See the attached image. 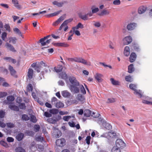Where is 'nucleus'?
Returning <instances> with one entry per match:
<instances>
[{
	"mask_svg": "<svg viewBox=\"0 0 152 152\" xmlns=\"http://www.w3.org/2000/svg\"><path fill=\"white\" fill-rule=\"evenodd\" d=\"M69 79L71 84V85L69 86L71 91L74 94L79 93L80 90L78 86L80 84L79 83L74 77H70Z\"/></svg>",
	"mask_w": 152,
	"mask_h": 152,
	"instance_id": "f257e3e1",
	"label": "nucleus"
},
{
	"mask_svg": "<svg viewBox=\"0 0 152 152\" xmlns=\"http://www.w3.org/2000/svg\"><path fill=\"white\" fill-rule=\"evenodd\" d=\"M96 113L93 112L91 114V110H84V115L85 116L89 117L91 115L94 118H96L98 117L100 115L99 114L97 113L96 115L95 114Z\"/></svg>",
	"mask_w": 152,
	"mask_h": 152,
	"instance_id": "f03ea898",
	"label": "nucleus"
},
{
	"mask_svg": "<svg viewBox=\"0 0 152 152\" xmlns=\"http://www.w3.org/2000/svg\"><path fill=\"white\" fill-rule=\"evenodd\" d=\"M66 140L64 138H61L57 139L56 141V146L59 147H63L66 144Z\"/></svg>",
	"mask_w": 152,
	"mask_h": 152,
	"instance_id": "7ed1b4c3",
	"label": "nucleus"
},
{
	"mask_svg": "<svg viewBox=\"0 0 152 152\" xmlns=\"http://www.w3.org/2000/svg\"><path fill=\"white\" fill-rule=\"evenodd\" d=\"M125 146V143L120 139H118L115 142V147L119 148L120 149L123 148Z\"/></svg>",
	"mask_w": 152,
	"mask_h": 152,
	"instance_id": "20e7f679",
	"label": "nucleus"
},
{
	"mask_svg": "<svg viewBox=\"0 0 152 152\" xmlns=\"http://www.w3.org/2000/svg\"><path fill=\"white\" fill-rule=\"evenodd\" d=\"M76 62L81 63L90 66L91 65V63L90 62H88L84 60V59L80 58H75V61Z\"/></svg>",
	"mask_w": 152,
	"mask_h": 152,
	"instance_id": "39448f33",
	"label": "nucleus"
},
{
	"mask_svg": "<svg viewBox=\"0 0 152 152\" xmlns=\"http://www.w3.org/2000/svg\"><path fill=\"white\" fill-rule=\"evenodd\" d=\"M65 16L66 14L63 15L53 23V25L54 26H57L65 18Z\"/></svg>",
	"mask_w": 152,
	"mask_h": 152,
	"instance_id": "423d86ee",
	"label": "nucleus"
},
{
	"mask_svg": "<svg viewBox=\"0 0 152 152\" xmlns=\"http://www.w3.org/2000/svg\"><path fill=\"white\" fill-rule=\"evenodd\" d=\"M132 39L130 36L126 37L123 39V43L124 45H128L132 42Z\"/></svg>",
	"mask_w": 152,
	"mask_h": 152,
	"instance_id": "0eeeda50",
	"label": "nucleus"
},
{
	"mask_svg": "<svg viewBox=\"0 0 152 152\" xmlns=\"http://www.w3.org/2000/svg\"><path fill=\"white\" fill-rule=\"evenodd\" d=\"M137 26V24L134 23H131L128 24L126 28L129 31H132Z\"/></svg>",
	"mask_w": 152,
	"mask_h": 152,
	"instance_id": "6e6552de",
	"label": "nucleus"
},
{
	"mask_svg": "<svg viewBox=\"0 0 152 152\" xmlns=\"http://www.w3.org/2000/svg\"><path fill=\"white\" fill-rule=\"evenodd\" d=\"M103 75L100 73H96L94 76L95 79L98 82H101L103 81L102 77H103Z\"/></svg>",
	"mask_w": 152,
	"mask_h": 152,
	"instance_id": "1a4fd4ad",
	"label": "nucleus"
},
{
	"mask_svg": "<svg viewBox=\"0 0 152 152\" xmlns=\"http://www.w3.org/2000/svg\"><path fill=\"white\" fill-rule=\"evenodd\" d=\"M61 135V133L60 131L57 130H55L53 133V136L56 138H58Z\"/></svg>",
	"mask_w": 152,
	"mask_h": 152,
	"instance_id": "9d476101",
	"label": "nucleus"
},
{
	"mask_svg": "<svg viewBox=\"0 0 152 152\" xmlns=\"http://www.w3.org/2000/svg\"><path fill=\"white\" fill-rule=\"evenodd\" d=\"M9 70L11 75L15 77H17V75H15L16 73V71L13 69L12 66L10 65L9 66Z\"/></svg>",
	"mask_w": 152,
	"mask_h": 152,
	"instance_id": "9b49d317",
	"label": "nucleus"
},
{
	"mask_svg": "<svg viewBox=\"0 0 152 152\" xmlns=\"http://www.w3.org/2000/svg\"><path fill=\"white\" fill-rule=\"evenodd\" d=\"M50 37V35H48L44 37L43 38L39 40V42L41 43L42 46H44L45 45V40L48 39Z\"/></svg>",
	"mask_w": 152,
	"mask_h": 152,
	"instance_id": "f8f14e48",
	"label": "nucleus"
},
{
	"mask_svg": "<svg viewBox=\"0 0 152 152\" xmlns=\"http://www.w3.org/2000/svg\"><path fill=\"white\" fill-rule=\"evenodd\" d=\"M12 2L14 4V6L16 8L18 9H20L21 8V7L18 3L17 0H12Z\"/></svg>",
	"mask_w": 152,
	"mask_h": 152,
	"instance_id": "ddd939ff",
	"label": "nucleus"
},
{
	"mask_svg": "<svg viewBox=\"0 0 152 152\" xmlns=\"http://www.w3.org/2000/svg\"><path fill=\"white\" fill-rule=\"evenodd\" d=\"M53 45L56 46L64 47H67L69 46V45L64 43H54L53 44Z\"/></svg>",
	"mask_w": 152,
	"mask_h": 152,
	"instance_id": "4468645a",
	"label": "nucleus"
},
{
	"mask_svg": "<svg viewBox=\"0 0 152 152\" xmlns=\"http://www.w3.org/2000/svg\"><path fill=\"white\" fill-rule=\"evenodd\" d=\"M136 55L135 53H132L130 56L129 61L131 63L133 62L136 60Z\"/></svg>",
	"mask_w": 152,
	"mask_h": 152,
	"instance_id": "2eb2a0df",
	"label": "nucleus"
},
{
	"mask_svg": "<svg viewBox=\"0 0 152 152\" xmlns=\"http://www.w3.org/2000/svg\"><path fill=\"white\" fill-rule=\"evenodd\" d=\"M5 46L8 49H9L10 51L15 52L16 51V50L15 49L13 46L8 42H7L6 43Z\"/></svg>",
	"mask_w": 152,
	"mask_h": 152,
	"instance_id": "dca6fc26",
	"label": "nucleus"
},
{
	"mask_svg": "<svg viewBox=\"0 0 152 152\" xmlns=\"http://www.w3.org/2000/svg\"><path fill=\"white\" fill-rule=\"evenodd\" d=\"M103 126L107 129L109 130L112 128V126L109 123H107L106 121H104L103 123Z\"/></svg>",
	"mask_w": 152,
	"mask_h": 152,
	"instance_id": "f3484780",
	"label": "nucleus"
},
{
	"mask_svg": "<svg viewBox=\"0 0 152 152\" xmlns=\"http://www.w3.org/2000/svg\"><path fill=\"white\" fill-rule=\"evenodd\" d=\"M79 17L84 20H86L88 19V18L87 14H84L80 13L79 14Z\"/></svg>",
	"mask_w": 152,
	"mask_h": 152,
	"instance_id": "a211bd4d",
	"label": "nucleus"
},
{
	"mask_svg": "<svg viewBox=\"0 0 152 152\" xmlns=\"http://www.w3.org/2000/svg\"><path fill=\"white\" fill-rule=\"evenodd\" d=\"M62 96L64 97H69L71 94L67 91H64L61 92Z\"/></svg>",
	"mask_w": 152,
	"mask_h": 152,
	"instance_id": "6ab92c4d",
	"label": "nucleus"
},
{
	"mask_svg": "<svg viewBox=\"0 0 152 152\" xmlns=\"http://www.w3.org/2000/svg\"><path fill=\"white\" fill-rule=\"evenodd\" d=\"M147 8L144 6L140 7L138 10V12L139 14H142L146 11Z\"/></svg>",
	"mask_w": 152,
	"mask_h": 152,
	"instance_id": "aec40b11",
	"label": "nucleus"
},
{
	"mask_svg": "<svg viewBox=\"0 0 152 152\" xmlns=\"http://www.w3.org/2000/svg\"><path fill=\"white\" fill-rule=\"evenodd\" d=\"M124 55L126 56H128L130 54V48L129 46H126L124 49Z\"/></svg>",
	"mask_w": 152,
	"mask_h": 152,
	"instance_id": "412c9836",
	"label": "nucleus"
},
{
	"mask_svg": "<svg viewBox=\"0 0 152 152\" xmlns=\"http://www.w3.org/2000/svg\"><path fill=\"white\" fill-rule=\"evenodd\" d=\"M33 71L32 69L29 68L28 69V72L27 76L28 78L30 79L32 78L33 77Z\"/></svg>",
	"mask_w": 152,
	"mask_h": 152,
	"instance_id": "4be33fe9",
	"label": "nucleus"
},
{
	"mask_svg": "<svg viewBox=\"0 0 152 152\" xmlns=\"http://www.w3.org/2000/svg\"><path fill=\"white\" fill-rule=\"evenodd\" d=\"M110 80L112 84L115 86H118L120 85V82L118 80H116L113 78H111Z\"/></svg>",
	"mask_w": 152,
	"mask_h": 152,
	"instance_id": "5701e85b",
	"label": "nucleus"
},
{
	"mask_svg": "<svg viewBox=\"0 0 152 152\" xmlns=\"http://www.w3.org/2000/svg\"><path fill=\"white\" fill-rule=\"evenodd\" d=\"M52 3L54 5H56L59 7H61L63 6L64 2H58L56 1H53Z\"/></svg>",
	"mask_w": 152,
	"mask_h": 152,
	"instance_id": "b1692460",
	"label": "nucleus"
},
{
	"mask_svg": "<svg viewBox=\"0 0 152 152\" xmlns=\"http://www.w3.org/2000/svg\"><path fill=\"white\" fill-rule=\"evenodd\" d=\"M24 136V134L21 133H19L16 136V139L18 141L22 140Z\"/></svg>",
	"mask_w": 152,
	"mask_h": 152,
	"instance_id": "393cba45",
	"label": "nucleus"
},
{
	"mask_svg": "<svg viewBox=\"0 0 152 152\" xmlns=\"http://www.w3.org/2000/svg\"><path fill=\"white\" fill-rule=\"evenodd\" d=\"M54 105L56 107L58 108L62 107L64 106V104L60 101L57 102Z\"/></svg>",
	"mask_w": 152,
	"mask_h": 152,
	"instance_id": "a878e982",
	"label": "nucleus"
},
{
	"mask_svg": "<svg viewBox=\"0 0 152 152\" xmlns=\"http://www.w3.org/2000/svg\"><path fill=\"white\" fill-rule=\"evenodd\" d=\"M78 87L79 89H80V92L84 94H86V91L83 85L80 84Z\"/></svg>",
	"mask_w": 152,
	"mask_h": 152,
	"instance_id": "bb28decb",
	"label": "nucleus"
},
{
	"mask_svg": "<svg viewBox=\"0 0 152 152\" xmlns=\"http://www.w3.org/2000/svg\"><path fill=\"white\" fill-rule=\"evenodd\" d=\"M9 108L11 110L18 111L19 110V108L18 107L15 105H10L9 106Z\"/></svg>",
	"mask_w": 152,
	"mask_h": 152,
	"instance_id": "cd10ccee",
	"label": "nucleus"
},
{
	"mask_svg": "<svg viewBox=\"0 0 152 152\" xmlns=\"http://www.w3.org/2000/svg\"><path fill=\"white\" fill-rule=\"evenodd\" d=\"M63 67L61 65H58L57 67H54V69L55 71L57 72H61L62 70Z\"/></svg>",
	"mask_w": 152,
	"mask_h": 152,
	"instance_id": "c85d7f7f",
	"label": "nucleus"
},
{
	"mask_svg": "<svg viewBox=\"0 0 152 152\" xmlns=\"http://www.w3.org/2000/svg\"><path fill=\"white\" fill-rule=\"evenodd\" d=\"M128 72L129 73L132 72L134 70V68L133 67V65L131 64L128 67Z\"/></svg>",
	"mask_w": 152,
	"mask_h": 152,
	"instance_id": "c756f323",
	"label": "nucleus"
},
{
	"mask_svg": "<svg viewBox=\"0 0 152 152\" xmlns=\"http://www.w3.org/2000/svg\"><path fill=\"white\" fill-rule=\"evenodd\" d=\"M9 39L10 40L9 42L12 43L13 44H15L16 43V41L17 39L15 37H11L9 38Z\"/></svg>",
	"mask_w": 152,
	"mask_h": 152,
	"instance_id": "7c9ffc66",
	"label": "nucleus"
},
{
	"mask_svg": "<svg viewBox=\"0 0 152 152\" xmlns=\"http://www.w3.org/2000/svg\"><path fill=\"white\" fill-rule=\"evenodd\" d=\"M134 94L138 96L139 97L141 98L142 96V95L141 94V92L140 90H138L136 89L134 91Z\"/></svg>",
	"mask_w": 152,
	"mask_h": 152,
	"instance_id": "2f4dec72",
	"label": "nucleus"
},
{
	"mask_svg": "<svg viewBox=\"0 0 152 152\" xmlns=\"http://www.w3.org/2000/svg\"><path fill=\"white\" fill-rule=\"evenodd\" d=\"M74 29H78L79 28H84L83 25L81 23H79L75 27H73Z\"/></svg>",
	"mask_w": 152,
	"mask_h": 152,
	"instance_id": "473e14b6",
	"label": "nucleus"
},
{
	"mask_svg": "<svg viewBox=\"0 0 152 152\" xmlns=\"http://www.w3.org/2000/svg\"><path fill=\"white\" fill-rule=\"evenodd\" d=\"M60 11H58L46 15L47 17L48 18H50L53 16H56L58 14L60 13Z\"/></svg>",
	"mask_w": 152,
	"mask_h": 152,
	"instance_id": "72a5a7b5",
	"label": "nucleus"
},
{
	"mask_svg": "<svg viewBox=\"0 0 152 152\" xmlns=\"http://www.w3.org/2000/svg\"><path fill=\"white\" fill-rule=\"evenodd\" d=\"M125 80L126 81L129 82H131L133 80L132 77L130 75L126 76L125 77Z\"/></svg>",
	"mask_w": 152,
	"mask_h": 152,
	"instance_id": "f704fd0d",
	"label": "nucleus"
},
{
	"mask_svg": "<svg viewBox=\"0 0 152 152\" xmlns=\"http://www.w3.org/2000/svg\"><path fill=\"white\" fill-rule=\"evenodd\" d=\"M77 99L78 100H80L81 102L84 101L85 99V98L84 96L80 94L78 95Z\"/></svg>",
	"mask_w": 152,
	"mask_h": 152,
	"instance_id": "c9c22d12",
	"label": "nucleus"
},
{
	"mask_svg": "<svg viewBox=\"0 0 152 152\" xmlns=\"http://www.w3.org/2000/svg\"><path fill=\"white\" fill-rule=\"evenodd\" d=\"M22 118L23 121H27L29 119V117L27 115L23 114L22 115Z\"/></svg>",
	"mask_w": 152,
	"mask_h": 152,
	"instance_id": "e433bc0d",
	"label": "nucleus"
},
{
	"mask_svg": "<svg viewBox=\"0 0 152 152\" xmlns=\"http://www.w3.org/2000/svg\"><path fill=\"white\" fill-rule=\"evenodd\" d=\"M112 152H121L120 149L114 146L111 150Z\"/></svg>",
	"mask_w": 152,
	"mask_h": 152,
	"instance_id": "4c0bfd02",
	"label": "nucleus"
},
{
	"mask_svg": "<svg viewBox=\"0 0 152 152\" xmlns=\"http://www.w3.org/2000/svg\"><path fill=\"white\" fill-rule=\"evenodd\" d=\"M30 120L33 123H35L37 122L36 117L34 115H32L31 116Z\"/></svg>",
	"mask_w": 152,
	"mask_h": 152,
	"instance_id": "58836bf2",
	"label": "nucleus"
},
{
	"mask_svg": "<svg viewBox=\"0 0 152 152\" xmlns=\"http://www.w3.org/2000/svg\"><path fill=\"white\" fill-rule=\"evenodd\" d=\"M16 152H25V150L21 147H18L15 149Z\"/></svg>",
	"mask_w": 152,
	"mask_h": 152,
	"instance_id": "ea45409f",
	"label": "nucleus"
},
{
	"mask_svg": "<svg viewBox=\"0 0 152 152\" xmlns=\"http://www.w3.org/2000/svg\"><path fill=\"white\" fill-rule=\"evenodd\" d=\"M101 14L102 15H108L110 14V12L107 10H104L102 12Z\"/></svg>",
	"mask_w": 152,
	"mask_h": 152,
	"instance_id": "a19ab883",
	"label": "nucleus"
},
{
	"mask_svg": "<svg viewBox=\"0 0 152 152\" xmlns=\"http://www.w3.org/2000/svg\"><path fill=\"white\" fill-rule=\"evenodd\" d=\"M50 113L53 114H56L58 113V110L57 109H53L50 110Z\"/></svg>",
	"mask_w": 152,
	"mask_h": 152,
	"instance_id": "79ce46f5",
	"label": "nucleus"
},
{
	"mask_svg": "<svg viewBox=\"0 0 152 152\" xmlns=\"http://www.w3.org/2000/svg\"><path fill=\"white\" fill-rule=\"evenodd\" d=\"M26 133L28 136H33L34 135V133L32 131L27 130L26 131Z\"/></svg>",
	"mask_w": 152,
	"mask_h": 152,
	"instance_id": "37998d69",
	"label": "nucleus"
},
{
	"mask_svg": "<svg viewBox=\"0 0 152 152\" xmlns=\"http://www.w3.org/2000/svg\"><path fill=\"white\" fill-rule=\"evenodd\" d=\"M13 31L19 35H21V33L20 30L18 28H14L13 29Z\"/></svg>",
	"mask_w": 152,
	"mask_h": 152,
	"instance_id": "c03bdc74",
	"label": "nucleus"
},
{
	"mask_svg": "<svg viewBox=\"0 0 152 152\" xmlns=\"http://www.w3.org/2000/svg\"><path fill=\"white\" fill-rule=\"evenodd\" d=\"M72 30H73V32L75 33V34L78 36H79L80 35V31H78L77 30V29H74V28H72Z\"/></svg>",
	"mask_w": 152,
	"mask_h": 152,
	"instance_id": "a18cd8bd",
	"label": "nucleus"
},
{
	"mask_svg": "<svg viewBox=\"0 0 152 152\" xmlns=\"http://www.w3.org/2000/svg\"><path fill=\"white\" fill-rule=\"evenodd\" d=\"M0 144L2 146L5 147H8V145L7 144L5 141H0Z\"/></svg>",
	"mask_w": 152,
	"mask_h": 152,
	"instance_id": "49530a36",
	"label": "nucleus"
},
{
	"mask_svg": "<svg viewBox=\"0 0 152 152\" xmlns=\"http://www.w3.org/2000/svg\"><path fill=\"white\" fill-rule=\"evenodd\" d=\"M7 93L6 92H0V98H3L7 95Z\"/></svg>",
	"mask_w": 152,
	"mask_h": 152,
	"instance_id": "de8ad7c7",
	"label": "nucleus"
},
{
	"mask_svg": "<svg viewBox=\"0 0 152 152\" xmlns=\"http://www.w3.org/2000/svg\"><path fill=\"white\" fill-rule=\"evenodd\" d=\"M15 98L12 96H10L7 97V99L9 101L12 102L14 100Z\"/></svg>",
	"mask_w": 152,
	"mask_h": 152,
	"instance_id": "09e8293b",
	"label": "nucleus"
},
{
	"mask_svg": "<svg viewBox=\"0 0 152 152\" xmlns=\"http://www.w3.org/2000/svg\"><path fill=\"white\" fill-rule=\"evenodd\" d=\"M129 88L131 89L134 91L136 89V86L135 84H131L129 85Z\"/></svg>",
	"mask_w": 152,
	"mask_h": 152,
	"instance_id": "8fccbe9b",
	"label": "nucleus"
},
{
	"mask_svg": "<svg viewBox=\"0 0 152 152\" xmlns=\"http://www.w3.org/2000/svg\"><path fill=\"white\" fill-rule=\"evenodd\" d=\"M71 118V116L70 115L64 116L63 117V119L65 121H68Z\"/></svg>",
	"mask_w": 152,
	"mask_h": 152,
	"instance_id": "3c124183",
	"label": "nucleus"
},
{
	"mask_svg": "<svg viewBox=\"0 0 152 152\" xmlns=\"http://www.w3.org/2000/svg\"><path fill=\"white\" fill-rule=\"evenodd\" d=\"M92 12L93 13H95L99 11V9L98 8H94V6H93L91 7Z\"/></svg>",
	"mask_w": 152,
	"mask_h": 152,
	"instance_id": "603ef678",
	"label": "nucleus"
},
{
	"mask_svg": "<svg viewBox=\"0 0 152 152\" xmlns=\"http://www.w3.org/2000/svg\"><path fill=\"white\" fill-rule=\"evenodd\" d=\"M37 147L38 148V150L40 151H42L44 149V147L42 145H37Z\"/></svg>",
	"mask_w": 152,
	"mask_h": 152,
	"instance_id": "864d4df0",
	"label": "nucleus"
},
{
	"mask_svg": "<svg viewBox=\"0 0 152 152\" xmlns=\"http://www.w3.org/2000/svg\"><path fill=\"white\" fill-rule=\"evenodd\" d=\"M74 34V33L72 32V31L71 30L69 32V36L68 37V40H71L72 39V37L73 36Z\"/></svg>",
	"mask_w": 152,
	"mask_h": 152,
	"instance_id": "5fc2aeb1",
	"label": "nucleus"
},
{
	"mask_svg": "<svg viewBox=\"0 0 152 152\" xmlns=\"http://www.w3.org/2000/svg\"><path fill=\"white\" fill-rule=\"evenodd\" d=\"M27 89L28 91H31L33 90V87L31 84H29L27 86Z\"/></svg>",
	"mask_w": 152,
	"mask_h": 152,
	"instance_id": "6e6d98bb",
	"label": "nucleus"
},
{
	"mask_svg": "<svg viewBox=\"0 0 152 152\" xmlns=\"http://www.w3.org/2000/svg\"><path fill=\"white\" fill-rule=\"evenodd\" d=\"M41 67L39 64H38L36 66V67L34 68V69L37 71L38 72H40V69L41 68Z\"/></svg>",
	"mask_w": 152,
	"mask_h": 152,
	"instance_id": "4d7b16f0",
	"label": "nucleus"
},
{
	"mask_svg": "<svg viewBox=\"0 0 152 152\" xmlns=\"http://www.w3.org/2000/svg\"><path fill=\"white\" fill-rule=\"evenodd\" d=\"M5 112L3 110L0 111V118H2L4 117L5 115Z\"/></svg>",
	"mask_w": 152,
	"mask_h": 152,
	"instance_id": "13d9d810",
	"label": "nucleus"
},
{
	"mask_svg": "<svg viewBox=\"0 0 152 152\" xmlns=\"http://www.w3.org/2000/svg\"><path fill=\"white\" fill-rule=\"evenodd\" d=\"M36 140L38 141L42 142L44 141V138L43 137L39 136L36 138Z\"/></svg>",
	"mask_w": 152,
	"mask_h": 152,
	"instance_id": "bf43d9fd",
	"label": "nucleus"
},
{
	"mask_svg": "<svg viewBox=\"0 0 152 152\" xmlns=\"http://www.w3.org/2000/svg\"><path fill=\"white\" fill-rule=\"evenodd\" d=\"M39 64L41 67L42 66H43L45 68L48 66L45 63L43 62V61H41Z\"/></svg>",
	"mask_w": 152,
	"mask_h": 152,
	"instance_id": "052dcab7",
	"label": "nucleus"
},
{
	"mask_svg": "<svg viewBox=\"0 0 152 152\" xmlns=\"http://www.w3.org/2000/svg\"><path fill=\"white\" fill-rule=\"evenodd\" d=\"M73 20V18H69L64 21V22L65 25H67L68 23L71 22Z\"/></svg>",
	"mask_w": 152,
	"mask_h": 152,
	"instance_id": "680f3d73",
	"label": "nucleus"
},
{
	"mask_svg": "<svg viewBox=\"0 0 152 152\" xmlns=\"http://www.w3.org/2000/svg\"><path fill=\"white\" fill-rule=\"evenodd\" d=\"M47 121L49 123H50L51 124H54L56 122V120H54L52 118H50L48 119H47Z\"/></svg>",
	"mask_w": 152,
	"mask_h": 152,
	"instance_id": "e2e57ef3",
	"label": "nucleus"
},
{
	"mask_svg": "<svg viewBox=\"0 0 152 152\" xmlns=\"http://www.w3.org/2000/svg\"><path fill=\"white\" fill-rule=\"evenodd\" d=\"M34 130L35 132L38 131L40 129V126L38 125H35L34 126Z\"/></svg>",
	"mask_w": 152,
	"mask_h": 152,
	"instance_id": "0e129e2a",
	"label": "nucleus"
},
{
	"mask_svg": "<svg viewBox=\"0 0 152 152\" xmlns=\"http://www.w3.org/2000/svg\"><path fill=\"white\" fill-rule=\"evenodd\" d=\"M7 36V33L5 32H4L2 33L1 37L3 40L4 41L5 40V38Z\"/></svg>",
	"mask_w": 152,
	"mask_h": 152,
	"instance_id": "69168bd1",
	"label": "nucleus"
},
{
	"mask_svg": "<svg viewBox=\"0 0 152 152\" xmlns=\"http://www.w3.org/2000/svg\"><path fill=\"white\" fill-rule=\"evenodd\" d=\"M19 107L20 109H25L26 108V106L25 103H21L19 105Z\"/></svg>",
	"mask_w": 152,
	"mask_h": 152,
	"instance_id": "338daca9",
	"label": "nucleus"
},
{
	"mask_svg": "<svg viewBox=\"0 0 152 152\" xmlns=\"http://www.w3.org/2000/svg\"><path fill=\"white\" fill-rule=\"evenodd\" d=\"M57 99L55 97H53L51 100V102L52 104H55L56 102Z\"/></svg>",
	"mask_w": 152,
	"mask_h": 152,
	"instance_id": "774afa93",
	"label": "nucleus"
}]
</instances>
